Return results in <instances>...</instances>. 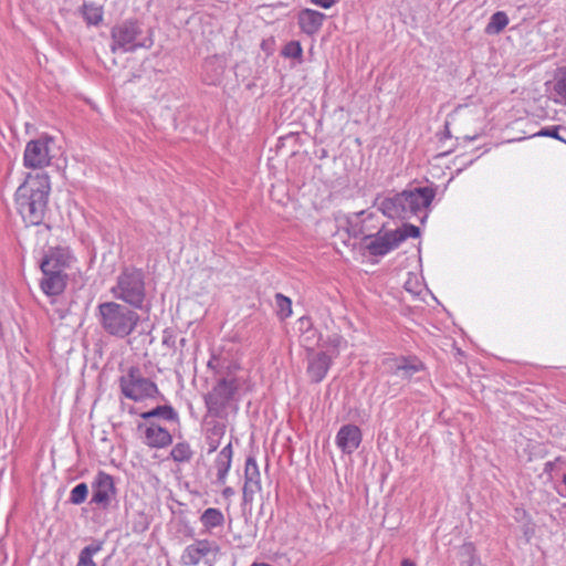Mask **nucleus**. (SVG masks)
Wrapping results in <instances>:
<instances>
[{
    "label": "nucleus",
    "mask_w": 566,
    "mask_h": 566,
    "mask_svg": "<svg viewBox=\"0 0 566 566\" xmlns=\"http://www.w3.org/2000/svg\"><path fill=\"white\" fill-rule=\"evenodd\" d=\"M50 190L46 174H29L17 189V210L27 226H39L44 220Z\"/></svg>",
    "instance_id": "obj_1"
},
{
    "label": "nucleus",
    "mask_w": 566,
    "mask_h": 566,
    "mask_svg": "<svg viewBox=\"0 0 566 566\" xmlns=\"http://www.w3.org/2000/svg\"><path fill=\"white\" fill-rule=\"evenodd\" d=\"M434 196L436 192L432 188H413L392 197L377 199V206L389 218L410 219L417 217L423 221L427 218V208Z\"/></svg>",
    "instance_id": "obj_2"
},
{
    "label": "nucleus",
    "mask_w": 566,
    "mask_h": 566,
    "mask_svg": "<svg viewBox=\"0 0 566 566\" xmlns=\"http://www.w3.org/2000/svg\"><path fill=\"white\" fill-rule=\"evenodd\" d=\"M248 390L242 377H223L217 381L205 396V403L210 416L227 418L230 409H237V402L243 391Z\"/></svg>",
    "instance_id": "obj_3"
},
{
    "label": "nucleus",
    "mask_w": 566,
    "mask_h": 566,
    "mask_svg": "<svg viewBox=\"0 0 566 566\" xmlns=\"http://www.w3.org/2000/svg\"><path fill=\"white\" fill-rule=\"evenodd\" d=\"M97 317L102 328L112 336L125 338L130 335L140 317L127 306L109 301L97 306Z\"/></svg>",
    "instance_id": "obj_4"
},
{
    "label": "nucleus",
    "mask_w": 566,
    "mask_h": 566,
    "mask_svg": "<svg viewBox=\"0 0 566 566\" xmlns=\"http://www.w3.org/2000/svg\"><path fill=\"white\" fill-rule=\"evenodd\" d=\"M112 51L133 52L137 49H149L154 44L150 30H143L135 20H126L112 29Z\"/></svg>",
    "instance_id": "obj_5"
},
{
    "label": "nucleus",
    "mask_w": 566,
    "mask_h": 566,
    "mask_svg": "<svg viewBox=\"0 0 566 566\" xmlns=\"http://www.w3.org/2000/svg\"><path fill=\"white\" fill-rule=\"evenodd\" d=\"M118 386L125 398L136 402L155 398L159 394L157 385L145 377L137 366H130L122 371Z\"/></svg>",
    "instance_id": "obj_6"
},
{
    "label": "nucleus",
    "mask_w": 566,
    "mask_h": 566,
    "mask_svg": "<svg viewBox=\"0 0 566 566\" xmlns=\"http://www.w3.org/2000/svg\"><path fill=\"white\" fill-rule=\"evenodd\" d=\"M113 295L135 308H142L145 301L144 274L137 269H125L112 287Z\"/></svg>",
    "instance_id": "obj_7"
},
{
    "label": "nucleus",
    "mask_w": 566,
    "mask_h": 566,
    "mask_svg": "<svg viewBox=\"0 0 566 566\" xmlns=\"http://www.w3.org/2000/svg\"><path fill=\"white\" fill-rule=\"evenodd\" d=\"M54 139L49 136H43L38 139L30 140L24 149L23 164L28 168L42 169L50 165L52 155V147Z\"/></svg>",
    "instance_id": "obj_8"
},
{
    "label": "nucleus",
    "mask_w": 566,
    "mask_h": 566,
    "mask_svg": "<svg viewBox=\"0 0 566 566\" xmlns=\"http://www.w3.org/2000/svg\"><path fill=\"white\" fill-rule=\"evenodd\" d=\"M219 554L220 546L217 542L198 539L185 548L181 560L185 565L190 566H196L205 560L208 566H212Z\"/></svg>",
    "instance_id": "obj_9"
},
{
    "label": "nucleus",
    "mask_w": 566,
    "mask_h": 566,
    "mask_svg": "<svg viewBox=\"0 0 566 566\" xmlns=\"http://www.w3.org/2000/svg\"><path fill=\"white\" fill-rule=\"evenodd\" d=\"M72 258L70 252L63 248L51 249L43 258L40 268L42 274H65Z\"/></svg>",
    "instance_id": "obj_10"
},
{
    "label": "nucleus",
    "mask_w": 566,
    "mask_h": 566,
    "mask_svg": "<svg viewBox=\"0 0 566 566\" xmlns=\"http://www.w3.org/2000/svg\"><path fill=\"white\" fill-rule=\"evenodd\" d=\"M92 488V503L98 504L103 507L108 506L115 494L113 478L105 472H98Z\"/></svg>",
    "instance_id": "obj_11"
},
{
    "label": "nucleus",
    "mask_w": 566,
    "mask_h": 566,
    "mask_svg": "<svg viewBox=\"0 0 566 566\" xmlns=\"http://www.w3.org/2000/svg\"><path fill=\"white\" fill-rule=\"evenodd\" d=\"M401 238L399 231L396 230L384 233L379 232L375 237L369 238L370 240L366 248L373 255H385L401 243Z\"/></svg>",
    "instance_id": "obj_12"
},
{
    "label": "nucleus",
    "mask_w": 566,
    "mask_h": 566,
    "mask_svg": "<svg viewBox=\"0 0 566 566\" xmlns=\"http://www.w3.org/2000/svg\"><path fill=\"white\" fill-rule=\"evenodd\" d=\"M261 475L259 467L253 457H249L245 461L244 468V485H243V501L245 503H252L254 495L260 492Z\"/></svg>",
    "instance_id": "obj_13"
},
{
    "label": "nucleus",
    "mask_w": 566,
    "mask_h": 566,
    "mask_svg": "<svg viewBox=\"0 0 566 566\" xmlns=\"http://www.w3.org/2000/svg\"><path fill=\"white\" fill-rule=\"evenodd\" d=\"M361 442L360 429L355 424L343 426L336 436L337 447L345 453H353Z\"/></svg>",
    "instance_id": "obj_14"
},
{
    "label": "nucleus",
    "mask_w": 566,
    "mask_h": 566,
    "mask_svg": "<svg viewBox=\"0 0 566 566\" xmlns=\"http://www.w3.org/2000/svg\"><path fill=\"white\" fill-rule=\"evenodd\" d=\"M332 360V356L325 352L310 354L307 374L311 379L315 382L322 381L331 367Z\"/></svg>",
    "instance_id": "obj_15"
},
{
    "label": "nucleus",
    "mask_w": 566,
    "mask_h": 566,
    "mask_svg": "<svg viewBox=\"0 0 566 566\" xmlns=\"http://www.w3.org/2000/svg\"><path fill=\"white\" fill-rule=\"evenodd\" d=\"M145 443L150 448H165L172 442L169 431L161 426L149 422L145 424Z\"/></svg>",
    "instance_id": "obj_16"
},
{
    "label": "nucleus",
    "mask_w": 566,
    "mask_h": 566,
    "mask_svg": "<svg viewBox=\"0 0 566 566\" xmlns=\"http://www.w3.org/2000/svg\"><path fill=\"white\" fill-rule=\"evenodd\" d=\"M233 457L232 444L229 442L218 453L214 460V468L217 470L216 483L219 485L226 484L228 472L231 468Z\"/></svg>",
    "instance_id": "obj_17"
},
{
    "label": "nucleus",
    "mask_w": 566,
    "mask_h": 566,
    "mask_svg": "<svg viewBox=\"0 0 566 566\" xmlns=\"http://www.w3.org/2000/svg\"><path fill=\"white\" fill-rule=\"evenodd\" d=\"M325 14L312 9H304L298 13V25L308 35L315 34L322 27Z\"/></svg>",
    "instance_id": "obj_18"
},
{
    "label": "nucleus",
    "mask_w": 566,
    "mask_h": 566,
    "mask_svg": "<svg viewBox=\"0 0 566 566\" xmlns=\"http://www.w3.org/2000/svg\"><path fill=\"white\" fill-rule=\"evenodd\" d=\"M66 274H43L41 289L49 296L59 295L66 286Z\"/></svg>",
    "instance_id": "obj_19"
},
{
    "label": "nucleus",
    "mask_w": 566,
    "mask_h": 566,
    "mask_svg": "<svg viewBox=\"0 0 566 566\" xmlns=\"http://www.w3.org/2000/svg\"><path fill=\"white\" fill-rule=\"evenodd\" d=\"M227 427L224 423L220 421H211L209 422V427L206 433V443L208 446V453L214 452L220 443L222 438L226 434Z\"/></svg>",
    "instance_id": "obj_20"
},
{
    "label": "nucleus",
    "mask_w": 566,
    "mask_h": 566,
    "mask_svg": "<svg viewBox=\"0 0 566 566\" xmlns=\"http://www.w3.org/2000/svg\"><path fill=\"white\" fill-rule=\"evenodd\" d=\"M200 523L205 531L211 533L216 527H222L224 524V515L219 509L209 507L200 515Z\"/></svg>",
    "instance_id": "obj_21"
},
{
    "label": "nucleus",
    "mask_w": 566,
    "mask_h": 566,
    "mask_svg": "<svg viewBox=\"0 0 566 566\" xmlns=\"http://www.w3.org/2000/svg\"><path fill=\"white\" fill-rule=\"evenodd\" d=\"M140 417L145 420H149L155 417H161L165 420L169 421H177L178 420V413L175 411V409L170 406H158L149 411H145L140 413Z\"/></svg>",
    "instance_id": "obj_22"
},
{
    "label": "nucleus",
    "mask_w": 566,
    "mask_h": 566,
    "mask_svg": "<svg viewBox=\"0 0 566 566\" xmlns=\"http://www.w3.org/2000/svg\"><path fill=\"white\" fill-rule=\"evenodd\" d=\"M507 24L509 18L506 13L503 11H497L491 15L490 21L485 27V33L499 34L506 28Z\"/></svg>",
    "instance_id": "obj_23"
},
{
    "label": "nucleus",
    "mask_w": 566,
    "mask_h": 566,
    "mask_svg": "<svg viewBox=\"0 0 566 566\" xmlns=\"http://www.w3.org/2000/svg\"><path fill=\"white\" fill-rule=\"evenodd\" d=\"M103 548V543L97 542L91 545L85 546L78 555V560L76 566H96V563L93 560V556L99 553Z\"/></svg>",
    "instance_id": "obj_24"
},
{
    "label": "nucleus",
    "mask_w": 566,
    "mask_h": 566,
    "mask_svg": "<svg viewBox=\"0 0 566 566\" xmlns=\"http://www.w3.org/2000/svg\"><path fill=\"white\" fill-rule=\"evenodd\" d=\"M170 457L178 463L190 462L193 457V451L188 442L182 441L172 447Z\"/></svg>",
    "instance_id": "obj_25"
},
{
    "label": "nucleus",
    "mask_w": 566,
    "mask_h": 566,
    "mask_svg": "<svg viewBox=\"0 0 566 566\" xmlns=\"http://www.w3.org/2000/svg\"><path fill=\"white\" fill-rule=\"evenodd\" d=\"M554 91L558 96L556 101L566 103V67L559 69L556 72Z\"/></svg>",
    "instance_id": "obj_26"
},
{
    "label": "nucleus",
    "mask_w": 566,
    "mask_h": 566,
    "mask_svg": "<svg viewBox=\"0 0 566 566\" xmlns=\"http://www.w3.org/2000/svg\"><path fill=\"white\" fill-rule=\"evenodd\" d=\"M83 15L88 24L97 25L103 19V12L99 7L94 4L83 6Z\"/></svg>",
    "instance_id": "obj_27"
},
{
    "label": "nucleus",
    "mask_w": 566,
    "mask_h": 566,
    "mask_svg": "<svg viewBox=\"0 0 566 566\" xmlns=\"http://www.w3.org/2000/svg\"><path fill=\"white\" fill-rule=\"evenodd\" d=\"M422 369V364L416 359L405 358V364H402L401 373L399 378L402 380H409L413 374L418 373Z\"/></svg>",
    "instance_id": "obj_28"
},
{
    "label": "nucleus",
    "mask_w": 566,
    "mask_h": 566,
    "mask_svg": "<svg viewBox=\"0 0 566 566\" xmlns=\"http://www.w3.org/2000/svg\"><path fill=\"white\" fill-rule=\"evenodd\" d=\"M282 54L285 57L295 59L298 63H302L303 49L301 43L298 41H290L284 45Z\"/></svg>",
    "instance_id": "obj_29"
},
{
    "label": "nucleus",
    "mask_w": 566,
    "mask_h": 566,
    "mask_svg": "<svg viewBox=\"0 0 566 566\" xmlns=\"http://www.w3.org/2000/svg\"><path fill=\"white\" fill-rule=\"evenodd\" d=\"M275 303L277 306L279 315L286 318L292 314V302L289 297L277 293L275 295Z\"/></svg>",
    "instance_id": "obj_30"
},
{
    "label": "nucleus",
    "mask_w": 566,
    "mask_h": 566,
    "mask_svg": "<svg viewBox=\"0 0 566 566\" xmlns=\"http://www.w3.org/2000/svg\"><path fill=\"white\" fill-rule=\"evenodd\" d=\"M87 494V485L85 483H80L72 489L70 494V502L75 505L82 504L86 500Z\"/></svg>",
    "instance_id": "obj_31"
},
{
    "label": "nucleus",
    "mask_w": 566,
    "mask_h": 566,
    "mask_svg": "<svg viewBox=\"0 0 566 566\" xmlns=\"http://www.w3.org/2000/svg\"><path fill=\"white\" fill-rule=\"evenodd\" d=\"M406 357H390L386 358L382 363L386 371L394 376H400L402 364H405Z\"/></svg>",
    "instance_id": "obj_32"
},
{
    "label": "nucleus",
    "mask_w": 566,
    "mask_h": 566,
    "mask_svg": "<svg viewBox=\"0 0 566 566\" xmlns=\"http://www.w3.org/2000/svg\"><path fill=\"white\" fill-rule=\"evenodd\" d=\"M346 342L343 339V337L338 334H333L328 337V346L331 347V354L332 358L336 357L338 355L339 348L345 345Z\"/></svg>",
    "instance_id": "obj_33"
},
{
    "label": "nucleus",
    "mask_w": 566,
    "mask_h": 566,
    "mask_svg": "<svg viewBox=\"0 0 566 566\" xmlns=\"http://www.w3.org/2000/svg\"><path fill=\"white\" fill-rule=\"evenodd\" d=\"M399 231V235H401V242L407 238H418L420 235V230L418 227L412 224H403L401 229H397Z\"/></svg>",
    "instance_id": "obj_34"
},
{
    "label": "nucleus",
    "mask_w": 566,
    "mask_h": 566,
    "mask_svg": "<svg viewBox=\"0 0 566 566\" xmlns=\"http://www.w3.org/2000/svg\"><path fill=\"white\" fill-rule=\"evenodd\" d=\"M558 130L559 128L558 127H553V128H544L542 129L538 135L539 136H547V137H553V138H556L558 140H562V142H566V138H564L563 136H560L558 134Z\"/></svg>",
    "instance_id": "obj_35"
},
{
    "label": "nucleus",
    "mask_w": 566,
    "mask_h": 566,
    "mask_svg": "<svg viewBox=\"0 0 566 566\" xmlns=\"http://www.w3.org/2000/svg\"><path fill=\"white\" fill-rule=\"evenodd\" d=\"M298 329L303 333V334H307V333H312L314 334V329L312 328V322L308 317H301L298 319Z\"/></svg>",
    "instance_id": "obj_36"
},
{
    "label": "nucleus",
    "mask_w": 566,
    "mask_h": 566,
    "mask_svg": "<svg viewBox=\"0 0 566 566\" xmlns=\"http://www.w3.org/2000/svg\"><path fill=\"white\" fill-rule=\"evenodd\" d=\"M314 333H316V332L314 331ZM303 342L306 347L315 345V334H312V333L303 334Z\"/></svg>",
    "instance_id": "obj_37"
},
{
    "label": "nucleus",
    "mask_w": 566,
    "mask_h": 566,
    "mask_svg": "<svg viewBox=\"0 0 566 566\" xmlns=\"http://www.w3.org/2000/svg\"><path fill=\"white\" fill-rule=\"evenodd\" d=\"M312 2L316 6L328 9L336 2V0H312Z\"/></svg>",
    "instance_id": "obj_38"
},
{
    "label": "nucleus",
    "mask_w": 566,
    "mask_h": 566,
    "mask_svg": "<svg viewBox=\"0 0 566 566\" xmlns=\"http://www.w3.org/2000/svg\"><path fill=\"white\" fill-rule=\"evenodd\" d=\"M208 367L210 369L218 370L221 367L220 359L216 356H212L208 361Z\"/></svg>",
    "instance_id": "obj_39"
},
{
    "label": "nucleus",
    "mask_w": 566,
    "mask_h": 566,
    "mask_svg": "<svg viewBox=\"0 0 566 566\" xmlns=\"http://www.w3.org/2000/svg\"><path fill=\"white\" fill-rule=\"evenodd\" d=\"M232 494H233V490H232L231 488H226V489L223 490V495H224L226 497L231 496Z\"/></svg>",
    "instance_id": "obj_40"
},
{
    "label": "nucleus",
    "mask_w": 566,
    "mask_h": 566,
    "mask_svg": "<svg viewBox=\"0 0 566 566\" xmlns=\"http://www.w3.org/2000/svg\"><path fill=\"white\" fill-rule=\"evenodd\" d=\"M469 566H480V563L474 557H471L469 560Z\"/></svg>",
    "instance_id": "obj_41"
},
{
    "label": "nucleus",
    "mask_w": 566,
    "mask_h": 566,
    "mask_svg": "<svg viewBox=\"0 0 566 566\" xmlns=\"http://www.w3.org/2000/svg\"><path fill=\"white\" fill-rule=\"evenodd\" d=\"M401 566H416V565L409 559H403L401 563Z\"/></svg>",
    "instance_id": "obj_42"
},
{
    "label": "nucleus",
    "mask_w": 566,
    "mask_h": 566,
    "mask_svg": "<svg viewBox=\"0 0 566 566\" xmlns=\"http://www.w3.org/2000/svg\"><path fill=\"white\" fill-rule=\"evenodd\" d=\"M564 483H565V485H566V474L564 475Z\"/></svg>",
    "instance_id": "obj_43"
}]
</instances>
